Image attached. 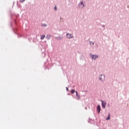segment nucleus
Wrapping results in <instances>:
<instances>
[{"label":"nucleus","mask_w":129,"mask_h":129,"mask_svg":"<svg viewBox=\"0 0 129 129\" xmlns=\"http://www.w3.org/2000/svg\"><path fill=\"white\" fill-rule=\"evenodd\" d=\"M101 77H102V78H100V80H102H102H104V76L101 75Z\"/></svg>","instance_id":"7"},{"label":"nucleus","mask_w":129,"mask_h":129,"mask_svg":"<svg viewBox=\"0 0 129 129\" xmlns=\"http://www.w3.org/2000/svg\"><path fill=\"white\" fill-rule=\"evenodd\" d=\"M84 6H85V5L83 3V2H81L80 3V4H79L80 8H84Z\"/></svg>","instance_id":"2"},{"label":"nucleus","mask_w":129,"mask_h":129,"mask_svg":"<svg viewBox=\"0 0 129 129\" xmlns=\"http://www.w3.org/2000/svg\"><path fill=\"white\" fill-rule=\"evenodd\" d=\"M97 110L98 111V113H100V110H101V109H100V105H98V106H97Z\"/></svg>","instance_id":"5"},{"label":"nucleus","mask_w":129,"mask_h":129,"mask_svg":"<svg viewBox=\"0 0 129 129\" xmlns=\"http://www.w3.org/2000/svg\"><path fill=\"white\" fill-rule=\"evenodd\" d=\"M74 92H76V91H75V90L73 89L71 90V93H74Z\"/></svg>","instance_id":"10"},{"label":"nucleus","mask_w":129,"mask_h":129,"mask_svg":"<svg viewBox=\"0 0 129 129\" xmlns=\"http://www.w3.org/2000/svg\"><path fill=\"white\" fill-rule=\"evenodd\" d=\"M54 10H55V11H57V7H55V8H54Z\"/></svg>","instance_id":"12"},{"label":"nucleus","mask_w":129,"mask_h":129,"mask_svg":"<svg viewBox=\"0 0 129 129\" xmlns=\"http://www.w3.org/2000/svg\"><path fill=\"white\" fill-rule=\"evenodd\" d=\"M67 91H68L69 90V89H68V88H67Z\"/></svg>","instance_id":"13"},{"label":"nucleus","mask_w":129,"mask_h":129,"mask_svg":"<svg viewBox=\"0 0 129 129\" xmlns=\"http://www.w3.org/2000/svg\"><path fill=\"white\" fill-rule=\"evenodd\" d=\"M76 96L77 97V99H80V95L78 94V93L77 92V91H76Z\"/></svg>","instance_id":"6"},{"label":"nucleus","mask_w":129,"mask_h":129,"mask_svg":"<svg viewBox=\"0 0 129 129\" xmlns=\"http://www.w3.org/2000/svg\"><path fill=\"white\" fill-rule=\"evenodd\" d=\"M43 26H44V27H46V25H43Z\"/></svg>","instance_id":"14"},{"label":"nucleus","mask_w":129,"mask_h":129,"mask_svg":"<svg viewBox=\"0 0 129 129\" xmlns=\"http://www.w3.org/2000/svg\"><path fill=\"white\" fill-rule=\"evenodd\" d=\"M91 57L92 58V59H94V60H95L96 58H98V56L94 55H91Z\"/></svg>","instance_id":"3"},{"label":"nucleus","mask_w":129,"mask_h":129,"mask_svg":"<svg viewBox=\"0 0 129 129\" xmlns=\"http://www.w3.org/2000/svg\"><path fill=\"white\" fill-rule=\"evenodd\" d=\"M24 1H25V0H20V1L21 2V3L24 2Z\"/></svg>","instance_id":"11"},{"label":"nucleus","mask_w":129,"mask_h":129,"mask_svg":"<svg viewBox=\"0 0 129 129\" xmlns=\"http://www.w3.org/2000/svg\"><path fill=\"white\" fill-rule=\"evenodd\" d=\"M44 39H45V35H42L41 36V40H44Z\"/></svg>","instance_id":"8"},{"label":"nucleus","mask_w":129,"mask_h":129,"mask_svg":"<svg viewBox=\"0 0 129 129\" xmlns=\"http://www.w3.org/2000/svg\"><path fill=\"white\" fill-rule=\"evenodd\" d=\"M67 36L69 39H70L71 38H73V35H72V34H70L69 33L67 34Z\"/></svg>","instance_id":"4"},{"label":"nucleus","mask_w":129,"mask_h":129,"mask_svg":"<svg viewBox=\"0 0 129 129\" xmlns=\"http://www.w3.org/2000/svg\"><path fill=\"white\" fill-rule=\"evenodd\" d=\"M110 118V114H109L108 117L106 118L107 120H108Z\"/></svg>","instance_id":"9"},{"label":"nucleus","mask_w":129,"mask_h":129,"mask_svg":"<svg viewBox=\"0 0 129 129\" xmlns=\"http://www.w3.org/2000/svg\"><path fill=\"white\" fill-rule=\"evenodd\" d=\"M101 101H102V106L103 108H105V105H106V102H104L102 100Z\"/></svg>","instance_id":"1"}]
</instances>
